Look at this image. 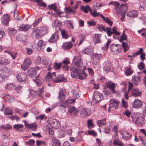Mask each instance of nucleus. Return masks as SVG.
Instances as JSON below:
<instances>
[{
	"label": "nucleus",
	"instance_id": "nucleus-7",
	"mask_svg": "<svg viewBox=\"0 0 146 146\" xmlns=\"http://www.w3.org/2000/svg\"><path fill=\"white\" fill-rule=\"evenodd\" d=\"M49 121V124L50 126L54 129L58 128L60 125V123L55 119H50L48 120Z\"/></svg>",
	"mask_w": 146,
	"mask_h": 146
},
{
	"label": "nucleus",
	"instance_id": "nucleus-58",
	"mask_svg": "<svg viewBox=\"0 0 146 146\" xmlns=\"http://www.w3.org/2000/svg\"><path fill=\"white\" fill-rule=\"evenodd\" d=\"M112 29V34L118 35H120V33L117 31L116 28L115 27H113Z\"/></svg>",
	"mask_w": 146,
	"mask_h": 146
},
{
	"label": "nucleus",
	"instance_id": "nucleus-41",
	"mask_svg": "<svg viewBox=\"0 0 146 146\" xmlns=\"http://www.w3.org/2000/svg\"><path fill=\"white\" fill-rule=\"evenodd\" d=\"M101 18L106 23L110 25V26H112L113 22L110 21V20L108 18H105L102 15H100Z\"/></svg>",
	"mask_w": 146,
	"mask_h": 146
},
{
	"label": "nucleus",
	"instance_id": "nucleus-26",
	"mask_svg": "<svg viewBox=\"0 0 146 146\" xmlns=\"http://www.w3.org/2000/svg\"><path fill=\"white\" fill-rule=\"evenodd\" d=\"M33 81L36 83L37 85H39L41 84L42 80V78L39 75L36 77H34L33 78Z\"/></svg>",
	"mask_w": 146,
	"mask_h": 146
},
{
	"label": "nucleus",
	"instance_id": "nucleus-59",
	"mask_svg": "<svg viewBox=\"0 0 146 146\" xmlns=\"http://www.w3.org/2000/svg\"><path fill=\"white\" fill-rule=\"evenodd\" d=\"M42 19V18L41 17H39L36 20L35 22L33 23V25L34 27L36 26L38 24L39 22Z\"/></svg>",
	"mask_w": 146,
	"mask_h": 146
},
{
	"label": "nucleus",
	"instance_id": "nucleus-11",
	"mask_svg": "<svg viewBox=\"0 0 146 146\" xmlns=\"http://www.w3.org/2000/svg\"><path fill=\"white\" fill-rule=\"evenodd\" d=\"M32 63V61L30 59L27 58L24 60L23 64L21 65V68L24 70H25L29 67Z\"/></svg>",
	"mask_w": 146,
	"mask_h": 146
},
{
	"label": "nucleus",
	"instance_id": "nucleus-49",
	"mask_svg": "<svg viewBox=\"0 0 146 146\" xmlns=\"http://www.w3.org/2000/svg\"><path fill=\"white\" fill-rule=\"evenodd\" d=\"M92 51V49L91 48L87 47L84 50H83L82 53L84 54H88L90 53Z\"/></svg>",
	"mask_w": 146,
	"mask_h": 146
},
{
	"label": "nucleus",
	"instance_id": "nucleus-24",
	"mask_svg": "<svg viewBox=\"0 0 146 146\" xmlns=\"http://www.w3.org/2000/svg\"><path fill=\"white\" fill-rule=\"evenodd\" d=\"M72 92L74 97L76 98H78L79 97L81 92L77 88H75L73 90Z\"/></svg>",
	"mask_w": 146,
	"mask_h": 146
},
{
	"label": "nucleus",
	"instance_id": "nucleus-10",
	"mask_svg": "<svg viewBox=\"0 0 146 146\" xmlns=\"http://www.w3.org/2000/svg\"><path fill=\"white\" fill-rule=\"evenodd\" d=\"M122 49L121 45L118 44H115L113 45L111 48V50L114 53L117 54L120 53Z\"/></svg>",
	"mask_w": 146,
	"mask_h": 146
},
{
	"label": "nucleus",
	"instance_id": "nucleus-32",
	"mask_svg": "<svg viewBox=\"0 0 146 146\" xmlns=\"http://www.w3.org/2000/svg\"><path fill=\"white\" fill-rule=\"evenodd\" d=\"M101 36L98 34H95L93 38V41L95 44L101 42L100 40Z\"/></svg>",
	"mask_w": 146,
	"mask_h": 146
},
{
	"label": "nucleus",
	"instance_id": "nucleus-52",
	"mask_svg": "<svg viewBox=\"0 0 146 146\" xmlns=\"http://www.w3.org/2000/svg\"><path fill=\"white\" fill-rule=\"evenodd\" d=\"M15 90L19 94H21L23 91V86H17L15 88Z\"/></svg>",
	"mask_w": 146,
	"mask_h": 146
},
{
	"label": "nucleus",
	"instance_id": "nucleus-2",
	"mask_svg": "<svg viewBox=\"0 0 146 146\" xmlns=\"http://www.w3.org/2000/svg\"><path fill=\"white\" fill-rule=\"evenodd\" d=\"M113 5L115 6V9L118 13L120 12L122 13L123 11L125 12L126 10L127 9V4H121L120 7L118 9L119 11L117 10L118 8L119 4L118 2L115 1H111L109 3V5Z\"/></svg>",
	"mask_w": 146,
	"mask_h": 146
},
{
	"label": "nucleus",
	"instance_id": "nucleus-14",
	"mask_svg": "<svg viewBox=\"0 0 146 146\" xmlns=\"http://www.w3.org/2000/svg\"><path fill=\"white\" fill-rule=\"evenodd\" d=\"M10 17L8 14L4 15L1 19L2 23L5 25H7L9 21Z\"/></svg>",
	"mask_w": 146,
	"mask_h": 146
},
{
	"label": "nucleus",
	"instance_id": "nucleus-35",
	"mask_svg": "<svg viewBox=\"0 0 146 146\" xmlns=\"http://www.w3.org/2000/svg\"><path fill=\"white\" fill-rule=\"evenodd\" d=\"M111 63L110 61H108L106 65L104 67V70L106 71L109 72L111 70Z\"/></svg>",
	"mask_w": 146,
	"mask_h": 146
},
{
	"label": "nucleus",
	"instance_id": "nucleus-37",
	"mask_svg": "<svg viewBox=\"0 0 146 146\" xmlns=\"http://www.w3.org/2000/svg\"><path fill=\"white\" fill-rule=\"evenodd\" d=\"M44 88V86H42V88L38 91L39 93H38L39 96L41 98H45V96H46V94H45V92H44L43 90V88Z\"/></svg>",
	"mask_w": 146,
	"mask_h": 146
},
{
	"label": "nucleus",
	"instance_id": "nucleus-36",
	"mask_svg": "<svg viewBox=\"0 0 146 146\" xmlns=\"http://www.w3.org/2000/svg\"><path fill=\"white\" fill-rule=\"evenodd\" d=\"M87 74H86L82 70H80L79 75L78 78L80 80L84 79L87 76Z\"/></svg>",
	"mask_w": 146,
	"mask_h": 146
},
{
	"label": "nucleus",
	"instance_id": "nucleus-54",
	"mask_svg": "<svg viewBox=\"0 0 146 146\" xmlns=\"http://www.w3.org/2000/svg\"><path fill=\"white\" fill-rule=\"evenodd\" d=\"M48 7L50 9H53L54 11H56L57 5L56 4H52L50 5H48Z\"/></svg>",
	"mask_w": 146,
	"mask_h": 146
},
{
	"label": "nucleus",
	"instance_id": "nucleus-27",
	"mask_svg": "<svg viewBox=\"0 0 146 146\" xmlns=\"http://www.w3.org/2000/svg\"><path fill=\"white\" fill-rule=\"evenodd\" d=\"M36 73V70L34 68H30L28 71V74L31 77L33 78L35 76Z\"/></svg>",
	"mask_w": 146,
	"mask_h": 146
},
{
	"label": "nucleus",
	"instance_id": "nucleus-63",
	"mask_svg": "<svg viewBox=\"0 0 146 146\" xmlns=\"http://www.w3.org/2000/svg\"><path fill=\"white\" fill-rule=\"evenodd\" d=\"M2 127L4 129L8 130L11 129L12 127V126L9 124H7L5 125H3L2 126Z\"/></svg>",
	"mask_w": 146,
	"mask_h": 146
},
{
	"label": "nucleus",
	"instance_id": "nucleus-61",
	"mask_svg": "<svg viewBox=\"0 0 146 146\" xmlns=\"http://www.w3.org/2000/svg\"><path fill=\"white\" fill-rule=\"evenodd\" d=\"M111 31V29L110 28L108 27L106 28V32L108 36H111L112 34V32Z\"/></svg>",
	"mask_w": 146,
	"mask_h": 146
},
{
	"label": "nucleus",
	"instance_id": "nucleus-6",
	"mask_svg": "<svg viewBox=\"0 0 146 146\" xmlns=\"http://www.w3.org/2000/svg\"><path fill=\"white\" fill-rule=\"evenodd\" d=\"M75 101V99H68L64 101V100L63 101H60V106L61 107L67 108L71 104L74 103Z\"/></svg>",
	"mask_w": 146,
	"mask_h": 146
},
{
	"label": "nucleus",
	"instance_id": "nucleus-33",
	"mask_svg": "<svg viewBox=\"0 0 146 146\" xmlns=\"http://www.w3.org/2000/svg\"><path fill=\"white\" fill-rule=\"evenodd\" d=\"M108 87L112 93H115V84L112 82H109L107 85Z\"/></svg>",
	"mask_w": 146,
	"mask_h": 146
},
{
	"label": "nucleus",
	"instance_id": "nucleus-42",
	"mask_svg": "<svg viewBox=\"0 0 146 146\" xmlns=\"http://www.w3.org/2000/svg\"><path fill=\"white\" fill-rule=\"evenodd\" d=\"M4 113L6 115H11L13 114L12 111L8 108H5Z\"/></svg>",
	"mask_w": 146,
	"mask_h": 146
},
{
	"label": "nucleus",
	"instance_id": "nucleus-22",
	"mask_svg": "<svg viewBox=\"0 0 146 146\" xmlns=\"http://www.w3.org/2000/svg\"><path fill=\"white\" fill-rule=\"evenodd\" d=\"M68 111L72 116H75L77 115L76 109L74 106L70 107L68 109Z\"/></svg>",
	"mask_w": 146,
	"mask_h": 146
},
{
	"label": "nucleus",
	"instance_id": "nucleus-1",
	"mask_svg": "<svg viewBox=\"0 0 146 146\" xmlns=\"http://www.w3.org/2000/svg\"><path fill=\"white\" fill-rule=\"evenodd\" d=\"M133 121L137 123L138 126H142L144 123L145 118L143 113H133L131 115Z\"/></svg>",
	"mask_w": 146,
	"mask_h": 146
},
{
	"label": "nucleus",
	"instance_id": "nucleus-34",
	"mask_svg": "<svg viewBox=\"0 0 146 146\" xmlns=\"http://www.w3.org/2000/svg\"><path fill=\"white\" fill-rule=\"evenodd\" d=\"M53 146H60V142L59 140L53 137L52 139Z\"/></svg>",
	"mask_w": 146,
	"mask_h": 146
},
{
	"label": "nucleus",
	"instance_id": "nucleus-38",
	"mask_svg": "<svg viewBox=\"0 0 146 146\" xmlns=\"http://www.w3.org/2000/svg\"><path fill=\"white\" fill-rule=\"evenodd\" d=\"M32 35L33 38H36L37 39L39 38L40 37L37 29L34 30L33 31Z\"/></svg>",
	"mask_w": 146,
	"mask_h": 146
},
{
	"label": "nucleus",
	"instance_id": "nucleus-5",
	"mask_svg": "<svg viewBox=\"0 0 146 146\" xmlns=\"http://www.w3.org/2000/svg\"><path fill=\"white\" fill-rule=\"evenodd\" d=\"M102 95L100 93L98 92H95L94 94L93 97L92 102L93 104L97 103L100 101L102 99Z\"/></svg>",
	"mask_w": 146,
	"mask_h": 146
},
{
	"label": "nucleus",
	"instance_id": "nucleus-44",
	"mask_svg": "<svg viewBox=\"0 0 146 146\" xmlns=\"http://www.w3.org/2000/svg\"><path fill=\"white\" fill-rule=\"evenodd\" d=\"M32 2H36L38 3V4L39 6H42L44 7L46 6V5L44 3L42 2V0H31Z\"/></svg>",
	"mask_w": 146,
	"mask_h": 146
},
{
	"label": "nucleus",
	"instance_id": "nucleus-48",
	"mask_svg": "<svg viewBox=\"0 0 146 146\" xmlns=\"http://www.w3.org/2000/svg\"><path fill=\"white\" fill-rule=\"evenodd\" d=\"M81 9L82 11L85 13H87L88 11L89 10L90 11V10H91L89 6H81Z\"/></svg>",
	"mask_w": 146,
	"mask_h": 146
},
{
	"label": "nucleus",
	"instance_id": "nucleus-28",
	"mask_svg": "<svg viewBox=\"0 0 146 146\" xmlns=\"http://www.w3.org/2000/svg\"><path fill=\"white\" fill-rule=\"evenodd\" d=\"M58 33L55 32L52 36L50 39L49 40V41L50 42H54L58 39Z\"/></svg>",
	"mask_w": 146,
	"mask_h": 146
},
{
	"label": "nucleus",
	"instance_id": "nucleus-57",
	"mask_svg": "<svg viewBox=\"0 0 146 146\" xmlns=\"http://www.w3.org/2000/svg\"><path fill=\"white\" fill-rule=\"evenodd\" d=\"M122 104L123 107L126 108L128 107L127 102L125 101L123 99H122Z\"/></svg>",
	"mask_w": 146,
	"mask_h": 146
},
{
	"label": "nucleus",
	"instance_id": "nucleus-56",
	"mask_svg": "<svg viewBox=\"0 0 146 146\" xmlns=\"http://www.w3.org/2000/svg\"><path fill=\"white\" fill-rule=\"evenodd\" d=\"M127 39V36L125 34V32L123 31L122 35L120 36L119 41L121 42L123 40H126Z\"/></svg>",
	"mask_w": 146,
	"mask_h": 146
},
{
	"label": "nucleus",
	"instance_id": "nucleus-60",
	"mask_svg": "<svg viewBox=\"0 0 146 146\" xmlns=\"http://www.w3.org/2000/svg\"><path fill=\"white\" fill-rule=\"evenodd\" d=\"M123 114L127 117H129L131 115V112L129 110H126L123 112Z\"/></svg>",
	"mask_w": 146,
	"mask_h": 146
},
{
	"label": "nucleus",
	"instance_id": "nucleus-25",
	"mask_svg": "<svg viewBox=\"0 0 146 146\" xmlns=\"http://www.w3.org/2000/svg\"><path fill=\"white\" fill-rule=\"evenodd\" d=\"M131 94L132 96L135 97H137L141 96V93L139 90L135 89L131 90Z\"/></svg>",
	"mask_w": 146,
	"mask_h": 146
},
{
	"label": "nucleus",
	"instance_id": "nucleus-47",
	"mask_svg": "<svg viewBox=\"0 0 146 146\" xmlns=\"http://www.w3.org/2000/svg\"><path fill=\"white\" fill-rule=\"evenodd\" d=\"M5 88L7 89H13L15 88V85L13 83H9L6 84Z\"/></svg>",
	"mask_w": 146,
	"mask_h": 146
},
{
	"label": "nucleus",
	"instance_id": "nucleus-29",
	"mask_svg": "<svg viewBox=\"0 0 146 146\" xmlns=\"http://www.w3.org/2000/svg\"><path fill=\"white\" fill-rule=\"evenodd\" d=\"M64 80V78L62 75L58 74L54 79V81L55 82L58 83L62 82Z\"/></svg>",
	"mask_w": 146,
	"mask_h": 146
},
{
	"label": "nucleus",
	"instance_id": "nucleus-18",
	"mask_svg": "<svg viewBox=\"0 0 146 146\" xmlns=\"http://www.w3.org/2000/svg\"><path fill=\"white\" fill-rule=\"evenodd\" d=\"M37 30L40 36L44 35L47 32V29L45 27H39Z\"/></svg>",
	"mask_w": 146,
	"mask_h": 146
},
{
	"label": "nucleus",
	"instance_id": "nucleus-19",
	"mask_svg": "<svg viewBox=\"0 0 146 146\" xmlns=\"http://www.w3.org/2000/svg\"><path fill=\"white\" fill-rule=\"evenodd\" d=\"M138 11H131L127 12V16L128 17L135 18L138 16Z\"/></svg>",
	"mask_w": 146,
	"mask_h": 146
},
{
	"label": "nucleus",
	"instance_id": "nucleus-51",
	"mask_svg": "<svg viewBox=\"0 0 146 146\" xmlns=\"http://www.w3.org/2000/svg\"><path fill=\"white\" fill-rule=\"evenodd\" d=\"M106 119H104L102 120H99L98 121L97 123L98 125L100 127L102 126V125H104L106 123Z\"/></svg>",
	"mask_w": 146,
	"mask_h": 146
},
{
	"label": "nucleus",
	"instance_id": "nucleus-12",
	"mask_svg": "<svg viewBox=\"0 0 146 146\" xmlns=\"http://www.w3.org/2000/svg\"><path fill=\"white\" fill-rule=\"evenodd\" d=\"M142 106V102L139 99L135 100L132 103V106L133 108H140Z\"/></svg>",
	"mask_w": 146,
	"mask_h": 146
},
{
	"label": "nucleus",
	"instance_id": "nucleus-8",
	"mask_svg": "<svg viewBox=\"0 0 146 146\" xmlns=\"http://www.w3.org/2000/svg\"><path fill=\"white\" fill-rule=\"evenodd\" d=\"M102 54H94L92 56V63L95 65H97L99 62V60L102 58Z\"/></svg>",
	"mask_w": 146,
	"mask_h": 146
},
{
	"label": "nucleus",
	"instance_id": "nucleus-21",
	"mask_svg": "<svg viewBox=\"0 0 146 146\" xmlns=\"http://www.w3.org/2000/svg\"><path fill=\"white\" fill-rule=\"evenodd\" d=\"M31 28L30 25L23 24L19 27L18 30L19 31H27Z\"/></svg>",
	"mask_w": 146,
	"mask_h": 146
},
{
	"label": "nucleus",
	"instance_id": "nucleus-31",
	"mask_svg": "<svg viewBox=\"0 0 146 146\" xmlns=\"http://www.w3.org/2000/svg\"><path fill=\"white\" fill-rule=\"evenodd\" d=\"M25 125L26 127L29 128L31 129H32L33 131H35L37 127V125L36 123H33L32 124H29L25 123Z\"/></svg>",
	"mask_w": 146,
	"mask_h": 146
},
{
	"label": "nucleus",
	"instance_id": "nucleus-46",
	"mask_svg": "<svg viewBox=\"0 0 146 146\" xmlns=\"http://www.w3.org/2000/svg\"><path fill=\"white\" fill-rule=\"evenodd\" d=\"M133 72V70L131 69L130 67H129V68H127L124 71L125 75L127 76L130 75Z\"/></svg>",
	"mask_w": 146,
	"mask_h": 146
},
{
	"label": "nucleus",
	"instance_id": "nucleus-20",
	"mask_svg": "<svg viewBox=\"0 0 146 146\" xmlns=\"http://www.w3.org/2000/svg\"><path fill=\"white\" fill-rule=\"evenodd\" d=\"M65 96L62 89H61L58 93V98L59 100V102L60 101H63L65 98Z\"/></svg>",
	"mask_w": 146,
	"mask_h": 146
},
{
	"label": "nucleus",
	"instance_id": "nucleus-45",
	"mask_svg": "<svg viewBox=\"0 0 146 146\" xmlns=\"http://www.w3.org/2000/svg\"><path fill=\"white\" fill-rule=\"evenodd\" d=\"M60 32L63 38L66 39L69 36L67 32L64 30L62 29L61 30Z\"/></svg>",
	"mask_w": 146,
	"mask_h": 146
},
{
	"label": "nucleus",
	"instance_id": "nucleus-62",
	"mask_svg": "<svg viewBox=\"0 0 146 146\" xmlns=\"http://www.w3.org/2000/svg\"><path fill=\"white\" fill-rule=\"evenodd\" d=\"M145 68L144 64L142 62H141L138 66L139 69L140 70H142Z\"/></svg>",
	"mask_w": 146,
	"mask_h": 146
},
{
	"label": "nucleus",
	"instance_id": "nucleus-64",
	"mask_svg": "<svg viewBox=\"0 0 146 146\" xmlns=\"http://www.w3.org/2000/svg\"><path fill=\"white\" fill-rule=\"evenodd\" d=\"M35 143V141L33 139L30 140L28 141L25 143L26 144L28 145H33Z\"/></svg>",
	"mask_w": 146,
	"mask_h": 146
},
{
	"label": "nucleus",
	"instance_id": "nucleus-9",
	"mask_svg": "<svg viewBox=\"0 0 146 146\" xmlns=\"http://www.w3.org/2000/svg\"><path fill=\"white\" fill-rule=\"evenodd\" d=\"M119 102L114 99H111L110 101L109 106L113 110L117 109L118 107Z\"/></svg>",
	"mask_w": 146,
	"mask_h": 146
},
{
	"label": "nucleus",
	"instance_id": "nucleus-13",
	"mask_svg": "<svg viewBox=\"0 0 146 146\" xmlns=\"http://www.w3.org/2000/svg\"><path fill=\"white\" fill-rule=\"evenodd\" d=\"M120 132L122 135L123 138L126 140L130 139L132 136L131 134H129L128 132L126 131H120Z\"/></svg>",
	"mask_w": 146,
	"mask_h": 146
},
{
	"label": "nucleus",
	"instance_id": "nucleus-50",
	"mask_svg": "<svg viewBox=\"0 0 146 146\" xmlns=\"http://www.w3.org/2000/svg\"><path fill=\"white\" fill-rule=\"evenodd\" d=\"M91 14L94 17H96L99 16V13H97L96 10L92 9L90 10Z\"/></svg>",
	"mask_w": 146,
	"mask_h": 146
},
{
	"label": "nucleus",
	"instance_id": "nucleus-15",
	"mask_svg": "<svg viewBox=\"0 0 146 146\" xmlns=\"http://www.w3.org/2000/svg\"><path fill=\"white\" fill-rule=\"evenodd\" d=\"M141 81V78L139 76H133L132 77V82L135 85H137Z\"/></svg>",
	"mask_w": 146,
	"mask_h": 146
},
{
	"label": "nucleus",
	"instance_id": "nucleus-30",
	"mask_svg": "<svg viewBox=\"0 0 146 146\" xmlns=\"http://www.w3.org/2000/svg\"><path fill=\"white\" fill-rule=\"evenodd\" d=\"M80 114L84 116L88 115V114L86 109L82 107L79 108L78 110Z\"/></svg>",
	"mask_w": 146,
	"mask_h": 146
},
{
	"label": "nucleus",
	"instance_id": "nucleus-39",
	"mask_svg": "<svg viewBox=\"0 0 146 146\" xmlns=\"http://www.w3.org/2000/svg\"><path fill=\"white\" fill-rule=\"evenodd\" d=\"M9 61L4 57L0 58V64L1 65H6L9 64Z\"/></svg>",
	"mask_w": 146,
	"mask_h": 146
},
{
	"label": "nucleus",
	"instance_id": "nucleus-17",
	"mask_svg": "<svg viewBox=\"0 0 146 146\" xmlns=\"http://www.w3.org/2000/svg\"><path fill=\"white\" fill-rule=\"evenodd\" d=\"M73 46V44L71 42H66L64 43L62 47L63 49L65 50H69Z\"/></svg>",
	"mask_w": 146,
	"mask_h": 146
},
{
	"label": "nucleus",
	"instance_id": "nucleus-23",
	"mask_svg": "<svg viewBox=\"0 0 146 146\" xmlns=\"http://www.w3.org/2000/svg\"><path fill=\"white\" fill-rule=\"evenodd\" d=\"M80 70V69H75L72 72L71 74L72 77L74 78H78V77H79L78 76Z\"/></svg>",
	"mask_w": 146,
	"mask_h": 146
},
{
	"label": "nucleus",
	"instance_id": "nucleus-4",
	"mask_svg": "<svg viewBox=\"0 0 146 146\" xmlns=\"http://www.w3.org/2000/svg\"><path fill=\"white\" fill-rule=\"evenodd\" d=\"M81 57V55L80 54L74 56L73 59V62L75 66L81 67H83V64Z\"/></svg>",
	"mask_w": 146,
	"mask_h": 146
},
{
	"label": "nucleus",
	"instance_id": "nucleus-55",
	"mask_svg": "<svg viewBox=\"0 0 146 146\" xmlns=\"http://www.w3.org/2000/svg\"><path fill=\"white\" fill-rule=\"evenodd\" d=\"M97 29H99V31H106V29L102 25H98L96 27Z\"/></svg>",
	"mask_w": 146,
	"mask_h": 146
},
{
	"label": "nucleus",
	"instance_id": "nucleus-16",
	"mask_svg": "<svg viewBox=\"0 0 146 146\" xmlns=\"http://www.w3.org/2000/svg\"><path fill=\"white\" fill-rule=\"evenodd\" d=\"M52 75L54 76H56V74L55 72H53L51 74L50 72H48L47 75L45 77V79L47 81L54 82V79L53 80Z\"/></svg>",
	"mask_w": 146,
	"mask_h": 146
},
{
	"label": "nucleus",
	"instance_id": "nucleus-53",
	"mask_svg": "<svg viewBox=\"0 0 146 146\" xmlns=\"http://www.w3.org/2000/svg\"><path fill=\"white\" fill-rule=\"evenodd\" d=\"M122 44L123 47V48L124 52H126L127 50H129V47L127 44L124 42H122Z\"/></svg>",
	"mask_w": 146,
	"mask_h": 146
},
{
	"label": "nucleus",
	"instance_id": "nucleus-40",
	"mask_svg": "<svg viewBox=\"0 0 146 146\" xmlns=\"http://www.w3.org/2000/svg\"><path fill=\"white\" fill-rule=\"evenodd\" d=\"M113 143L114 145H117L118 146H123V143L118 139L116 138L113 139Z\"/></svg>",
	"mask_w": 146,
	"mask_h": 146
},
{
	"label": "nucleus",
	"instance_id": "nucleus-3",
	"mask_svg": "<svg viewBox=\"0 0 146 146\" xmlns=\"http://www.w3.org/2000/svg\"><path fill=\"white\" fill-rule=\"evenodd\" d=\"M16 77L19 82H24L27 80V74L23 72H19L16 75Z\"/></svg>",
	"mask_w": 146,
	"mask_h": 146
},
{
	"label": "nucleus",
	"instance_id": "nucleus-43",
	"mask_svg": "<svg viewBox=\"0 0 146 146\" xmlns=\"http://www.w3.org/2000/svg\"><path fill=\"white\" fill-rule=\"evenodd\" d=\"M13 128L16 129L17 131H21V130L20 129L23 128L24 126L22 124H16L13 125Z\"/></svg>",
	"mask_w": 146,
	"mask_h": 146
}]
</instances>
